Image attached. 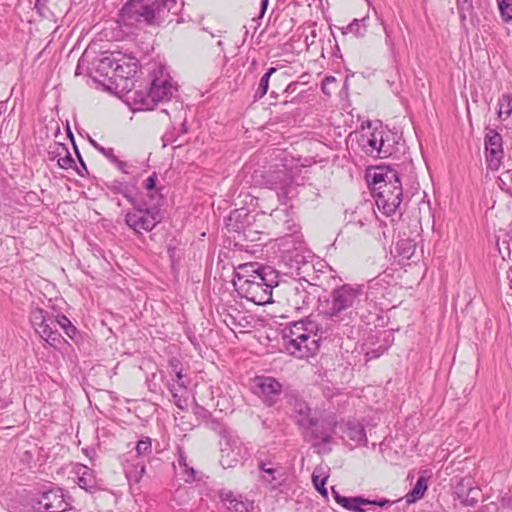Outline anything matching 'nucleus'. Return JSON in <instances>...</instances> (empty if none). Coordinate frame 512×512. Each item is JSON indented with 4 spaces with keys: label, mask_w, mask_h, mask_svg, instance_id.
<instances>
[{
    "label": "nucleus",
    "mask_w": 512,
    "mask_h": 512,
    "mask_svg": "<svg viewBox=\"0 0 512 512\" xmlns=\"http://www.w3.org/2000/svg\"><path fill=\"white\" fill-rule=\"evenodd\" d=\"M161 213L158 207H145V205L135 201L133 209L125 215V223L136 233L142 231H151L160 221Z\"/></svg>",
    "instance_id": "0eeeda50"
},
{
    "label": "nucleus",
    "mask_w": 512,
    "mask_h": 512,
    "mask_svg": "<svg viewBox=\"0 0 512 512\" xmlns=\"http://www.w3.org/2000/svg\"><path fill=\"white\" fill-rule=\"evenodd\" d=\"M363 292L360 286L344 284L335 288L323 314L332 323L348 325L356 316Z\"/></svg>",
    "instance_id": "39448f33"
},
{
    "label": "nucleus",
    "mask_w": 512,
    "mask_h": 512,
    "mask_svg": "<svg viewBox=\"0 0 512 512\" xmlns=\"http://www.w3.org/2000/svg\"><path fill=\"white\" fill-rule=\"evenodd\" d=\"M233 284L242 297L257 305H264L271 302L272 289L278 285V280L270 267L246 263L236 269Z\"/></svg>",
    "instance_id": "f257e3e1"
},
{
    "label": "nucleus",
    "mask_w": 512,
    "mask_h": 512,
    "mask_svg": "<svg viewBox=\"0 0 512 512\" xmlns=\"http://www.w3.org/2000/svg\"><path fill=\"white\" fill-rule=\"evenodd\" d=\"M311 440L313 441L312 445L314 447L321 448L322 444H328L331 442L332 436L330 434H322L321 436H319L317 434L314 435L312 433Z\"/></svg>",
    "instance_id": "e433bc0d"
},
{
    "label": "nucleus",
    "mask_w": 512,
    "mask_h": 512,
    "mask_svg": "<svg viewBox=\"0 0 512 512\" xmlns=\"http://www.w3.org/2000/svg\"><path fill=\"white\" fill-rule=\"evenodd\" d=\"M512 114V94L505 93L498 100V117L501 120L508 119Z\"/></svg>",
    "instance_id": "bb28decb"
},
{
    "label": "nucleus",
    "mask_w": 512,
    "mask_h": 512,
    "mask_svg": "<svg viewBox=\"0 0 512 512\" xmlns=\"http://www.w3.org/2000/svg\"><path fill=\"white\" fill-rule=\"evenodd\" d=\"M276 72V68H269L267 72L260 79V83L258 89L256 91L255 96L258 98H262L268 91L269 87V79L273 73Z\"/></svg>",
    "instance_id": "473e14b6"
},
{
    "label": "nucleus",
    "mask_w": 512,
    "mask_h": 512,
    "mask_svg": "<svg viewBox=\"0 0 512 512\" xmlns=\"http://www.w3.org/2000/svg\"><path fill=\"white\" fill-rule=\"evenodd\" d=\"M94 147L104 156L105 151H107V148L100 146L99 144L93 142Z\"/></svg>",
    "instance_id": "8fccbe9b"
},
{
    "label": "nucleus",
    "mask_w": 512,
    "mask_h": 512,
    "mask_svg": "<svg viewBox=\"0 0 512 512\" xmlns=\"http://www.w3.org/2000/svg\"><path fill=\"white\" fill-rule=\"evenodd\" d=\"M170 366L172 368V371L173 372H176V371H180L181 369H179V361L176 360V359H172L170 360Z\"/></svg>",
    "instance_id": "49530a36"
},
{
    "label": "nucleus",
    "mask_w": 512,
    "mask_h": 512,
    "mask_svg": "<svg viewBox=\"0 0 512 512\" xmlns=\"http://www.w3.org/2000/svg\"><path fill=\"white\" fill-rule=\"evenodd\" d=\"M268 182L272 189H281L288 194V187L291 184V177L286 170H279L269 175Z\"/></svg>",
    "instance_id": "5701e85b"
},
{
    "label": "nucleus",
    "mask_w": 512,
    "mask_h": 512,
    "mask_svg": "<svg viewBox=\"0 0 512 512\" xmlns=\"http://www.w3.org/2000/svg\"><path fill=\"white\" fill-rule=\"evenodd\" d=\"M182 128H183V132H186V131H187L186 126H185V123H182Z\"/></svg>",
    "instance_id": "864d4df0"
},
{
    "label": "nucleus",
    "mask_w": 512,
    "mask_h": 512,
    "mask_svg": "<svg viewBox=\"0 0 512 512\" xmlns=\"http://www.w3.org/2000/svg\"><path fill=\"white\" fill-rule=\"evenodd\" d=\"M290 406L291 416L299 426L303 428H312L317 424V420L311 416V409L305 401L293 398L290 401Z\"/></svg>",
    "instance_id": "a211bd4d"
},
{
    "label": "nucleus",
    "mask_w": 512,
    "mask_h": 512,
    "mask_svg": "<svg viewBox=\"0 0 512 512\" xmlns=\"http://www.w3.org/2000/svg\"><path fill=\"white\" fill-rule=\"evenodd\" d=\"M176 7L177 0H129L121 8L119 18L125 26L160 25Z\"/></svg>",
    "instance_id": "f03ea898"
},
{
    "label": "nucleus",
    "mask_w": 512,
    "mask_h": 512,
    "mask_svg": "<svg viewBox=\"0 0 512 512\" xmlns=\"http://www.w3.org/2000/svg\"><path fill=\"white\" fill-rule=\"evenodd\" d=\"M156 182H157V175L155 173H153L145 181V188L147 190H153L156 186Z\"/></svg>",
    "instance_id": "79ce46f5"
},
{
    "label": "nucleus",
    "mask_w": 512,
    "mask_h": 512,
    "mask_svg": "<svg viewBox=\"0 0 512 512\" xmlns=\"http://www.w3.org/2000/svg\"><path fill=\"white\" fill-rule=\"evenodd\" d=\"M378 225V221L373 212H369L368 216L355 218L349 224L351 229H364L366 233H372V228Z\"/></svg>",
    "instance_id": "a878e982"
},
{
    "label": "nucleus",
    "mask_w": 512,
    "mask_h": 512,
    "mask_svg": "<svg viewBox=\"0 0 512 512\" xmlns=\"http://www.w3.org/2000/svg\"><path fill=\"white\" fill-rule=\"evenodd\" d=\"M322 90L325 92V91H328V88H325L324 86L322 87Z\"/></svg>",
    "instance_id": "6e6d98bb"
},
{
    "label": "nucleus",
    "mask_w": 512,
    "mask_h": 512,
    "mask_svg": "<svg viewBox=\"0 0 512 512\" xmlns=\"http://www.w3.org/2000/svg\"><path fill=\"white\" fill-rule=\"evenodd\" d=\"M152 452V442L149 437L139 440L135 452H128L124 459V470L126 476L134 481H139L145 473L146 458Z\"/></svg>",
    "instance_id": "6e6552de"
},
{
    "label": "nucleus",
    "mask_w": 512,
    "mask_h": 512,
    "mask_svg": "<svg viewBox=\"0 0 512 512\" xmlns=\"http://www.w3.org/2000/svg\"><path fill=\"white\" fill-rule=\"evenodd\" d=\"M177 462H178L179 467L182 468V470H183V474L185 476L186 482H194L197 480V478H196L197 472L190 465V463L188 462L187 456L181 450L179 451Z\"/></svg>",
    "instance_id": "cd10ccee"
},
{
    "label": "nucleus",
    "mask_w": 512,
    "mask_h": 512,
    "mask_svg": "<svg viewBox=\"0 0 512 512\" xmlns=\"http://www.w3.org/2000/svg\"><path fill=\"white\" fill-rule=\"evenodd\" d=\"M223 501L226 503L227 508L233 512H250L253 508V502L244 499L241 495H235L232 492L224 494Z\"/></svg>",
    "instance_id": "4be33fe9"
},
{
    "label": "nucleus",
    "mask_w": 512,
    "mask_h": 512,
    "mask_svg": "<svg viewBox=\"0 0 512 512\" xmlns=\"http://www.w3.org/2000/svg\"><path fill=\"white\" fill-rule=\"evenodd\" d=\"M290 234L282 238L281 246L288 253L286 258L291 269L297 271L298 275L303 274V266L307 264L306 257L302 252V235L299 233V227L296 224L288 226Z\"/></svg>",
    "instance_id": "1a4fd4ad"
},
{
    "label": "nucleus",
    "mask_w": 512,
    "mask_h": 512,
    "mask_svg": "<svg viewBox=\"0 0 512 512\" xmlns=\"http://www.w3.org/2000/svg\"><path fill=\"white\" fill-rule=\"evenodd\" d=\"M332 493L335 501L339 505L354 512H368L370 511L368 506L386 507L396 503V501H391L385 498H381L379 500H368L363 497H345L340 495L334 488H332ZM398 501L399 500H397V502Z\"/></svg>",
    "instance_id": "ddd939ff"
},
{
    "label": "nucleus",
    "mask_w": 512,
    "mask_h": 512,
    "mask_svg": "<svg viewBox=\"0 0 512 512\" xmlns=\"http://www.w3.org/2000/svg\"><path fill=\"white\" fill-rule=\"evenodd\" d=\"M176 91L177 88L172 78L160 71L159 75L153 78L147 98L143 100V105L145 109H153L158 102L170 100Z\"/></svg>",
    "instance_id": "9d476101"
},
{
    "label": "nucleus",
    "mask_w": 512,
    "mask_h": 512,
    "mask_svg": "<svg viewBox=\"0 0 512 512\" xmlns=\"http://www.w3.org/2000/svg\"><path fill=\"white\" fill-rule=\"evenodd\" d=\"M345 434L355 445H367L368 439L362 425L356 423L348 424Z\"/></svg>",
    "instance_id": "393cba45"
},
{
    "label": "nucleus",
    "mask_w": 512,
    "mask_h": 512,
    "mask_svg": "<svg viewBox=\"0 0 512 512\" xmlns=\"http://www.w3.org/2000/svg\"><path fill=\"white\" fill-rule=\"evenodd\" d=\"M94 147L104 156L105 151H107V148L100 146L99 144L93 142Z\"/></svg>",
    "instance_id": "3c124183"
},
{
    "label": "nucleus",
    "mask_w": 512,
    "mask_h": 512,
    "mask_svg": "<svg viewBox=\"0 0 512 512\" xmlns=\"http://www.w3.org/2000/svg\"><path fill=\"white\" fill-rule=\"evenodd\" d=\"M312 301L313 297L301 283H295L287 290V303L296 311L308 309Z\"/></svg>",
    "instance_id": "f3484780"
},
{
    "label": "nucleus",
    "mask_w": 512,
    "mask_h": 512,
    "mask_svg": "<svg viewBox=\"0 0 512 512\" xmlns=\"http://www.w3.org/2000/svg\"><path fill=\"white\" fill-rule=\"evenodd\" d=\"M220 463L224 468L236 466L246 455L243 443L237 437H225L220 442Z\"/></svg>",
    "instance_id": "f8f14e48"
},
{
    "label": "nucleus",
    "mask_w": 512,
    "mask_h": 512,
    "mask_svg": "<svg viewBox=\"0 0 512 512\" xmlns=\"http://www.w3.org/2000/svg\"><path fill=\"white\" fill-rule=\"evenodd\" d=\"M104 157L107 158L112 164H114L116 162V160L118 159V157L114 153L113 148H107V151H105Z\"/></svg>",
    "instance_id": "37998d69"
},
{
    "label": "nucleus",
    "mask_w": 512,
    "mask_h": 512,
    "mask_svg": "<svg viewBox=\"0 0 512 512\" xmlns=\"http://www.w3.org/2000/svg\"><path fill=\"white\" fill-rule=\"evenodd\" d=\"M328 476L322 471L321 468H316L312 474V482L317 491L323 496H327L325 484Z\"/></svg>",
    "instance_id": "7c9ffc66"
},
{
    "label": "nucleus",
    "mask_w": 512,
    "mask_h": 512,
    "mask_svg": "<svg viewBox=\"0 0 512 512\" xmlns=\"http://www.w3.org/2000/svg\"><path fill=\"white\" fill-rule=\"evenodd\" d=\"M368 16L363 17L362 19H354L346 28L344 33H352L357 37H364L367 30V20Z\"/></svg>",
    "instance_id": "c85d7f7f"
},
{
    "label": "nucleus",
    "mask_w": 512,
    "mask_h": 512,
    "mask_svg": "<svg viewBox=\"0 0 512 512\" xmlns=\"http://www.w3.org/2000/svg\"><path fill=\"white\" fill-rule=\"evenodd\" d=\"M107 187L113 193L123 195L132 205H135L136 199L133 196L134 188L128 182L112 180Z\"/></svg>",
    "instance_id": "b1692460"
},
{
    "label": "nucleus",
    "mask_w": 512,
    "mask_h": 512,
    "mask_svg": "<svg viewBox=\"0 0 512 512\" xmlns=\"http://www.w3.org/2000/svg\"><path fill=\"white\" fill-rule=\"evenodd\" d=\"M51 314L41 308H35L32 310L30 315V321L32 323V326L34 327V330L37 329V327L41 326L45 321H49V316Z\"/></svg>",
    "instance_id": "2f4dec72"
},
{
    "label": "nucleus",
    "mask_w": 512,
    "mask_h": 512,
    "mask_svg": "<svg viewBox=\"0 0 512 512\" xmlns=\"http://www.w3.org/2000/svg\"><path fill=\"white\" fill-rule=\"evenodd\" d=\"M267 6H268V0H261V12H260L261 16H263L264 13L266 12Z\"/></svg>",
    "instance_id": "de8ad7c7"
},
{
    "label": "nucleus",
    "mask_w": 512,
    "mask_h": 512,
    "mask_svg": "<svg viewBox=\"0 0 512 512\" xmlns=\"http://www.w3.org/2000/svg\"><path fill=\"white\" fill-rule=\"evenodd\" d=\"M63 330L72 339L74 338V336L76 335V332H77L76 327L72 323L67 325Z\"/></svg>",
    "instance_id": "c03bdc74"
},
{
    "label": "nucleus",
    "mask_w": 512,
    "mask_h": 512,
    "mask_svg": "<svg viewBox=\"0 0 512 512\" xmlns=\"http://www.w3.org/2000/svg\"><path fill=\"white\" fill-rule=\"evenodd\" d=\"M113 165H115V167L124 174L131 173L132 166L126 161H122L118 158Z\"/></svg>",
    "instance_id": "58836bf2"
},
{
    "label": "nucleus",
    "mask_w": 512,
    "mask_h": 512,
    "mask_svg": "<svg viewBox=\"0 0 512 512\" xmlns=\"http://www.w3.org/2000/svg\"><path fill=\"white\" fill-rule=\"evenodd\" d=\"M78 484L81 488L85 490H90L94 487V480L92 476L85 471L83 475L79 477Z\"/></svg>",
    "instance_id": "4c0bfd02"
},
{
    "label": "nucleus",
    "mask_w": 512,
    "mask_h": 512,
    "mask_svg": "<svg viewBox=\"0 0 512 512\" xmlns=\"http://www.w3.org/2000/svg\"><path fill=\"white\" fill-rule=\"evenodd\" d=\"M368 183L372 186L375 202L386 216L396 214L402 202L403 189L394 170L377 168L368 174Z\"/></svg>",
    "instance_id": "7ed1b4c3"
},
{
    "label": "nucleus",
    "mask_w": 512,
    "mask_h": 512,
    "mask_svg": "<svg viewBox=\"0 0 512 512\" xmlns=\"http://www.w3.org/2000/svg\"><path fill=\"white\" fill-rule=\"evenodd\" d=\"M58 150H61V152H58V155L60 156L58 159L59 166L63 169L71 168L74 160L67 148L64 145H59Z\"/></svg>",
    "instance_id": "72a5a7b5"
},
{
    "label": "nucleus",
    "mask_w": 512,
    "mask_h": 512,
    "mask_svg": "<svg viewBox=\"0 0 512 512\" xmlns=\"http://www.w3.org/2000/svg\"><path fill=\"white\" fill-rule=\"evenodd\" d=\"M285 350L299 359L314 356L319 350L316 325L312 321H297L282 330Z\"/></svg>",
    "instance_id": "20e7f679"
},
{
    "label": "nucleus",
    "mask_w": 512,
    "mask_h": 512,
    "mask_svg": "<svg viewBox=\"0 0 512 512\" xmlns=\"http://www.w3.org/2000/svg\"><path fill=\"white\" fill-rule=\"evenodd\" d=\"M55 326L59 325L62 329H64L67 325L71 323V321L65 315H57L54 316Z\"/></svg>",
    "instance_id": "a19ab883"
},
{
    "label": "nucleus",
    "mask_w": 512,
    "mask_h": 512,
    "mask_svg": "<svg viewBox=\"0 0 512 512\" xmlns=\"http://www.w3.org/2000/svg\"><path fill=\"white\" fill-rule=\"evenodd\" d=\"M68 506L63 491L61 489H52L44 492L33 505V508L43 512H64Z\"/></svg>",
    "instance_id": "2eb2a0df"
},
{
    "label": "nucleus",
    "mask_w": 512,
    "mask_h": 512,
    "mask_svg": "<svg viewBox=\"0 0 512 512\" xmlns=\"http://www.w3.org/2000/svg\"><path fill=\"white\" fill-rule=\"evenodd\" d=\"M384 32L386 34V43L387 44H390V34L389 32L387 31L386 27H384Z\"/></svg>",
    "instance_id": "603ef678"
},
{
    "label": "nucleus",
    "mask_w": 512,
    "mask_h": 512,
    "mask_svg": "<svg viewBox=\"0 0 512 512\" xmlns=\"http://www.w3.org/2000/svg\"><path fill=\"white\" fill-rule=\"evenodd\" d=\"M45 6H46V3H44L43 1L38 2V0H36L35 8H37L39 12H42V9H44Z\"/></svg>",
    "instance_id": "09e8293b"
},
{
    "label": "nucleus",
    "mask_w": 512,
    "mask_h": 512,
    "mask_svg": "<svg viewBox=\"0 0 512 512\" xmlns=\"http://www.w3.org/2000/svg\"><path fill=\"white\" fill-rule=\"evenodd\" d=\"M454 494L464 506H475L481 491L474 485L471 477H463L456 480Z\"/></svg>",
    "instance_id": "dca6fc26"
},
{
    "label": "nucleus",
    "mask_w": 512,
    "mask_h": 512,
    "mask_svg": "<svg viewBox=\"0 0 512 512\" xmlns=\"http://www.w3.org/2000/svg\"><path fill=\"white\" fill-rule=\"evenodd\" d=\"M170 391H171V393H172V397H173V400H174V403L176 404V406H177L178 408H180V409H182V410H183V409L185 408V403H186V401H185V400H183V399L181 398V396H179V395L177 394V392L175 391L174 387H171V388H170Z\"/></svg>",
    "instance_id": "ea45409f"
},
{
    "label": "nucleus",
    "mask_w": 512,
    "mask_h": 512,
    "mask_svg": "<svg viewBox=\"0 0 512 512\" xmlns=\"http://www.w3.org/2000/svg\"><path fill=\"white\" fill-rule=\"evenodd\" d=\"M101 63L109 66L114 71L115 75L121 78H128L132 73L136 72L135 64H122L121 60L116 59L113 55L104 57Z\"/></svg>",
    "instance_id": "412c9836"
},
{
    "label": "nucleus",
    "mask_w": 512,
    "mask_h": 512,
    "mask_svg": "<svg viewBox=\"0 0 512 512\" xmlns=\"http://www.w3.org/2000/svg\"><path fill=\"white\" fill-rule=\"evenodd\" d=\"M487 168L497 171L504 156L502 136L494 129H488L484 139Z\"/></svg>",
    "instance_id": "9b49d317"
},
{
    "label": "nucleus",
    "mask_w": 512,
    "mask_h": 512,
    "mask_svg": "<svg viewBox=\"0 0 512 512\" xmlns=\"http://www.w3.org/2000/svg\"><path fill=\"white\" fill-rule=\"evenodd\" d=\"M426 489H427V485H426L425 479L423 477H420L417 480L414 488L405 496L406 503H413V502L419 500L420 498H422Z\"/></svg>",
    "instance_id": "c756f323"
},
{
    "label": "nucleus",
    "mask_w": 512,
    "mask_h": 512,
    "mask_svg": "<svg viewBox=\"0 0 512 512\" xmlns=\"http://www.w3.org/2000/svg\"><path fill=\"white\" fill-rule=\"evenodd\" d=\"M175 374H176L178 386L182 387V388H185L186 387V383L183 380L182 371L181 370L180 371H176Z\"/></svg>",
    "instance_id": "a18cd8bd"
},
{
    "label": "nucleus",
    "mask_w": 512,
    "mask_h": 512,
    "mask_svg": "<svg viewBox=\"0 0 512 512\" xmlns=\"http://www.w3.org/2000/svg\"><path fill=\"white\" fill-rule=\"evenodd\" d=\"M252 391L260 397L267 405L275 403L282 392V385L276 379L266 376H258L252 382Z\"/></svg>",
    "instance_id": "4468645a"
},
{
    "label": "nucleus",
    "mask_w": 512,
    "mask_h": 512,
    "mask_svg": "<svg viewBox=\"0 0 512 512\" xmlns=\"http://www.w3.org/2000/svg\"><path fill=\"white\" fill-rule=\"evenodd\" d=\"M55 328V319L51 314L49 316V321H45L41 326L37 327L35 332L50 346L58 347L62 341L63 337Z\"/></svg>",
    "instance_id": "aec40b11"
},
{
    "label": "nucleus",
    "mask_w": 512,
    "mask_h": 512,
    "mask_svg": "<svg viewBox=\"0 0 512 512\" xmlns=\"http://www.w3.org/2000/svg\"><path fill=\"white\" fill-rule=\"evenodd\" d=\"M498 8L504 22L512 20V0H498Z\"/></svg>",
    "instance_id": "f704fd0d"
},
{
    "label": "nucleus",
    "mask_w": 512,
    "mask_h": 512,
    "mask_svg": "<svg viewBox=\"0 0 512 512\" xmlns=\"http://www.w3.org/2000/svg\"><path fill=\"white\" fill-rule=\"evenodd\" d=\"M359 142L367 154L379 158H387L397 151V134L385 130L381 125L373 130L370 124L367 129L363 128Z\"/></svg>",
    "instance_id": "423d86ee"
},
{
    "label": "nucleus",
    "mask_w": 512,
    "mask_h": 512,
    "mask_svg": "<svg viewBox=\"0 0 512 512\" xmlns=\"http://www.w3.org/2000/svg\"><path fill=\"white\" fill-rule=\"evenodd\" d=\"M81 164H82V166H83V169H85V170H86V166L84 165V163H83L82 161H81Z\"/></svg>",
    "instance_id": "4d7b16f0"
},
{
    "label": "nucleus",
    "mask_w": 512,
    "mask_h": 512,
    "mask_svg": "<svg viewBox=\"0 0 512 512\" xmlns=\"http://www.w3.org/2000/svg\"><path fill=\"white\" fill-rule=\"evenodd\" d=\"M457 6L462 19H465L466 15L473 11L472 0H457Z\"/></svg>",
    "instance_id": "c9c22d12"
},
{
    "label": "nucleus",
    "mask_w": 512,
    "mask_h": 512,
    "mask_svg": "<svg viewBox=\"0 0 512 512\" xmlns=\"http://www.w3.org/2000/svg\"><path fill=\"white\" fill-rule=\"evenodd\" d=\"M261 480L270 489H277L284 481V472L278 465L261 462L259 464Z\"/></svg>",
    "instance_id": "6ab92c4d"
},
{
    "label": "nucleus",
    "mask_w": 512,
    "mask_h": 512,
    "mask_svg": "<svg viewBox=\"0 0 512 512\" xmlns=\"http://www.w3.org/2000/svg\"><path fill=\"white\" fill-rule=\"evenodd\" d=\"M322 90L325 92V91H328V88H325L324 86L322 87Z\"/></svg>",
    "instance_id": "5fc2aeb1"
}]
</instances>
